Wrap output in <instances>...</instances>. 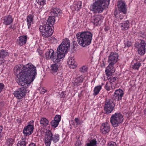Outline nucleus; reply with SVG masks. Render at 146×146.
Returning <instances> with one entry per match:
<instances>
[{"instance_id": "f257e3e1", "label": "nucleus", "mask_w": 146, "mask_h": 146, "mask_svg": "<svg viewBox=\"0 0 146 146\" xmlns=\"http://www.w3.org/2000/svg\"><path fill=\"white\" fill-rule=\"evenodd\" d=\"M70 44L69 40L67 38L63 40L62 42L57 48V55H54L53 50H48L45 54L46 59H51L55 63L60 62L67 53Z\"/></svg>"}, {"instance_id": "f03ea898", "label": "nucleus", "mask_w": 146, "mask_h": 146, "mask_svg": "<svg viewBox=\"0 0 146 146\" xmlns=\"http://www.w3.org/2000/svg\"><path fill=\"white\" fill-rule=\"evenodd\" d=\"M19 77L21 79L19 84L23 86L32 82L37 74L36 67L31 63H29L23 67Z\"/></svg>"}, {"instance_id": "7ed1b4c3", "label": "nucleus", "mask_w": 146, "mask_h": 146, "mask_svg": "<svg viewBox=\"0 0 146 146\" xmlns=\"http://www.w3.org/2000/svg\"><path fill=\"white\" fill-rule=\"evenodd\" d=\"M92 34L88 31H84L77 33L76 37L79 44L85 47L89 45L91 42Z\"/></svg>"}, {"instance_id": "20e7f679", "label": "nucleus", "mask_w": 146, "mask_h": 146, "mask_svg": "<svg viewBox=\"0 0 146 146\" xmlns=\"http://www.w3.org/2000/svg\"><path fill=\"white\" fill-rule=\"evenodd\" d=\"M109 3L110 0H98L91 5L90 10L94 13H101Z\"/></svg>"}, {"instance_id": "39448f33", "label": "nucleus", "mask_w": 146, "mask_h": 146, "mask_svg": "<svg viewBox=\"0 0 146 146\" xmlns=\"http://www.w3.org/2000/svg\"><path fill=\"white\" fill-rule=\"evenodd\" d=\"M44 143L45 146H50L52 141L56 143L60 139V135L58 133L53 134L50 130L44 133Z\"/></svg>"}, {"instance_id": "423d86ee", "label": "nucleus", "mask_w": 146, "mask_h": 146, "mask_svg": "<svg viewBox=\"0 0 146 146\" xmlns=\"http://www.w3.org/2000/svg\"><path fill=\"white\" fill-rule=\"evenodd\" d=\"M123 117L122 114L120 112H117L112 114L110 118V122L112 125L114 127H116L123 122Z\"/></svg>"}, {"instance_id": "0eeeda50", "label": "nucleus", "mask_w": 146, "mask_h": 146, "mask_svg": "<svg viewBox=\"0 0 146 146\" xmlns=\"http://www.w3.org/2000/svg\"><path fill=\"white\" fill-rule=\"evenodd\" d=\"M39 30L43 36L45 38L51 36L53 32L52 27L45 25H40Z\"/></svg>"}, {"instance_id": "6e6552de", "label": "nucleus", "mask_w": 146, "mask_h": 146, "mask_svg": "<svg viewBox=\"0 0 146 146\" xmlns=\"http://www.w3.org/2000/svg\"><path fill=\"white\" fill-rule=\"evenodd\" d=\"M41 127V130L45 133L50 129V125L48 120L45 117L41 118L40 121Z\"/></svg>"}, {"instance_id": "1a4fd4ad", "label": "nucleus", "mask_w": 146, "mask_h": 146, "mask_svg": "<svg viewBox=\"0 0 146 146\" xmlns=\"http://www.w3.org/2000/svg\"><path fill=\"white\" fill-rule=\"evenodd\" d=\"M115 107L114 103L112 100L107 99L104 104V110L107 113H111Z\"/></svg>"}, {"instance_id": "9d476101", "label": "nucleus", "mask_w": 146, "mask_h": 146, "mask_svg": "<svg viewBox=\"0 0 146 146\" xmlns=\"http://www.w3.org/2000/svg\"><path fill=\"white\" fill-rule=\"evenodd\" d=\"M34 121L31 120L28 123V125L24 127L23 133L26 136L29 135L33 133L34 129Z\"/></svg>"}, {"instance_id": "9b49d317", "label": "nucleus", "mask_w": 146, "mask_h": 146, "mask_svg": "<svg viewBox=\"0 0 146 146\" xmlns=\"http://www.w3.org/2000/svg\"><path fill=\"white\" fill-rule=\"evenodd\" d=\"M135 45L137 48L138 54L141 55H144L145 52L146 43L144 40H141L140 43H136Z\"/></svg>"}, {"instance_id": "f8f14e48", "label": "nucleus", "mask_w": 146, "mask_h": 146, "mask_svg": "<svg viewBox=\"0 0 146 146\" xmlns=\"http://www.w3.org/2000/svg\"><path fill=\"white\" fill-rule=\"evenodd\" d=\"M26 92V88L24 87H22L14 91L13 95L17 99H20L25 96Z\"/></svg>"}, {"instance_id": "ddd939ff", "label": "nucleus", "mask_w": 146, "mask_h": 146, "mask_svg": "<svg viewBox=\"0 0 146 146\" xmlns=\"http://www.w3.org/2000/svg\"><path fill=\"white\" fill-rule=\"evenodd\" d=\"M118 54L116 52H111L108 56V62L114 65L117 62Z\"/></svg>"}, {"instance_id": "4468645a", "label": "nucleus", "mask_w": 146, "mask_h": 146, "mask_svg": "<svg viewBox=\"0 0 146 146\" xmlns=\"http://www.w3.org/2000/svg\"><path fill=\"white\" fill-rule=\"evenodd\" d=\"M117 6L118 10L121 12L123 13L124 14L126 13L127 8L124 1H118Z\"/></svg>"}, {"instance_id": "2eb2a0df", "label": "nucleus", "mask_w": 146, "mask_h": 146, "mask_svg": "<svg viewBox=\"0 0 146 146\" xmlns=\"http://www.w3.org/2000/svg\"><path fill=\"white\" fill-rule=\"evenodd\" d=\"M124 93L123 91L120 89H118L115 91L113 95V99L115 100L119 101L122 99Z\"/></svg>"}, {"instance_id": "dca6fc26", "label": "nucleus", "mask_w": 146, "mask_h": 146, "mask_svg": "<svg viewBox=\"0 0 146 146\" xmlns=\"http://www.w3.org/2000/svg\"><path fill=\"white\" fill-rule=\"evenodd\" d=\"M100 129L103 134H106L110 131V125L107 122L103 123L101 126Z\"/></svg>"}, {"instance_id": "f3484780", "label": "nucleus", "mask_w": 146, "mask_h": 146, "mask_svg": "<svg viewBox=\"0 0 146 146\" xmlns=\"http://www.w3.org/2000/svg\"><path fill=\"white\" fill-rule=\"evenodd\" d=\"M2 21L3 24L6 25H8L12 23L13 19L11 15H8L3 17Z\"/></svg>"}, {"instance_id": "a211bd4d", "label": "nucleus", "mask_w": 146, "mask_h": 146, "mask_svg": "<svg viewBox=\"0 0 146 146\" xmlns=\"http://www.w3.org/2000/svg\"><path fill=\"white\" fill-rule=\"evenodd\" d=\"M62 11L57 8H52L51 10L50 14L52 16L54 17H59L62 13Z\"/></svg>"}, {"instance_id": "6ab92c4d", "label": "nucleus", "mask_w": 146, "mask_h": 146, "mask_svg": "<svg viewBox=\"0 0 146 146\" xmlns=\"http://www.w3.org/2000/svg\"><path fill=\"white\" fill-rule=\"evenodd\" d=\"M28 38L26 35H22L19 37L17 40V43L20 46L25 44Z\"/></svg>"}, {"instance_id": "aec40b11", "label": "nucleus", "mask_w": 146, "mask_h": 146, "mask_svg": "<svg viewBox=\"0 0 146 146\" xmlns=\"http://www.w3.org/2000/svg\"><path fill=\"white\" fill-rule=\"evenodd\" d=\"M114 65L111 63H109L108 66L107 67L105 70V72L107 76H111L113 73L115 72Z\"/></svg>"}, {"instance_id": "412c9836", "label": "nucleus", "mask_w": 146, "mask_h": 146, "mask_svg": "<svg viewBox=\"0 0 146 146\" xmlns=\"http://www.w3.org/2000/svg\"><path fill=\"white\" fill-rule=\"evenodd\" d=\"M102 19V16L100 15H95L92 17V22L96 26L98 25L100 23Z\"/></svg>"}, {"instance_id": "4be33fe9", "label": "nucleus", "mask_w": 146, "mask_h": 146, "mask_svg": "<svg viewBox=\"0 0 146 146\" xmlns=\"http://www.w3.org/2000/svg\"><path fill=\"white\" fill-rule=\"evenodd\" d=\"M84 78L85 77L82 75L79 76L76 78L74 79L72 83L73 84L74 86H77L79 85L83 82Z\"/></svg>"}, {"instance_id": "5701e85b", "label": "nucleus", "mask_w": 146, "mask_h": 146, "mask_svg": "<svg viewBox=\"0 0 146 146\" xmlns=\"http://www.w3.org/2000/svg\"><path fill=\"white\" fill-rule=\"evenodd\" d=\"M82 2L81 1L74 2L73 5L70 6V8L72 11H74L77 10L79 11V9L81 8Z\"/></svg>"}, {"instance_id": "b1692460", "label": "nucleus", "mask_w": 146, "mask_h": 146, "mask_svg": "<svg viewBox=\"0 0 146 146\" xmlns=\"http://www.w3.org/2000/svg\"><path fill=\"white\" fill-rule=\"evenodd\" d=\"M34 15L33 14H29L27 17V24L28 28L30 29V27L31 25L33 23V18Z\"/></svg>"}, {"instance_id": "393cba45", "label": "nucleus", "mask_w": 146, "mask_h": 146, "mask_svg": "<svg viewBox=\"0 0 146 146\" xmlns=\"http://www.w3.org/2000/svg\"><path fill=\"white\" fill-rule=\"evenodd\" d=\"M9 53L6 50L2 49L0 50V61L3 62V61L4 58L7 56H8Z\"/></svg>"}, {"instance_id": "a878e982", "label": "nucleus", "mask_w": 146, "mask_h": 146, "mask_svg": "<svg viewBox=\"0 0 146 146\" xmlns=\"http://www.w3.org/2000/svg\"><path fill=\"white\" fill-rule=\"evenodd\" d=\"M67 63L70 68H74L76 66V63L73 58L69 57L67 61Z\"/></svg>"}, {"instance_id": "bb28decb", "label": "nucleus", "mask_w": 146, "mask_h": 146, "mask_svg": "<svg viewBox=\"0 0 146 146\" xmlns=\"http://www.w3.org/2000/svg\"><path fill=\"white\" fill-rule=\"evenodd\" d=\"M55 21V17H54L52 16H49L47 22L44 25L52 27Z\"/></svg>"}, {"instance_id": "cd10ccee", "label": "nucleus", "mask_w": 146, "mask_h": 146, "mask_svg": "<svg viewBox=\"0 0 146 146\" xmlns=\"http://www.w3.org/2000/svg\"><path fill=\"white\" fill-rule=\"evenodd\" d=\"M21 67L18 66H15L14 68V72L19 79V81L21 79L19 75L21 72Z\"/></svg>"}, {"instance_id": "c85d7f7f", "label": "nucleus", "mask_w": 146, "mask_h": 146, "mask_svg": "<svg viewBox=\"0 0 146 146\" xmlns=\"http://www.w3.org/2000/svg\"><path fill=\"white\" fill-rule=\"evenodd\" d=\"M129 26V23L128 21H125L121 23V30L125 31L127 30Z\"/></svg>"}, {"instance_id": "c756f323", "label": "nucleus", "mask_w": 146, "mask_h": 146, "mask_svg": "<svg viewBox=\"0 0 146 146\" xmlns=\"http://www.w3.org/2000/svg\"><path fill=\"white\" fill-rule=\"evenodd\" d=\"M59 67V65L57 64H52L51 66L50 71L52 73L54 74L56 72Z\"/></svg>"}, {"instance_id": "7c9ffc66", "label": "nucleus", "mask_w": 146, "mask_h": 146, "mask_svg": "<svg viewBox=\"0 0 146 146\" xmlns=\"http://www.w3.org/2000/svg\"><path fill=\"white\" fill-rule=\"evenodd\" d=\"M63 80L62 73L61 72H58L57 73L55 77V80L56 82L59 83L61 82V81Z\"/></svg>"}, {"instance_id": "2f4dec72", "label": "nucleus", "mask_w": 146, "mask_h": 146, "mask_svg": "<svg viewBox=\"0 0 146 146\" xmlns=\"http://www.w3.org/2000/svg\"><path fill=\"white\" fill-rule=\"evenodd\" d=\"M101 89L102 86H96L93 90V95L95 96L98 94Z\"/></svg>"}, {"instance_id": "473e14b6", "label": "nucleus", "mask_w": 146, "mask_h": 146, "mask_svg": "<svg viewBox=\"0 0 146 146\" xmlns=\"http://www.w3.org/2000/svg\"><path fill=\"white\" fill-rule=\"evenodd\" d=\"M97 141L96 139H93L86 144V146H97Z\"/></svg>"}, {"instance_id": "72a5a7b5", "label": "nucleus", "mask_w": 146, "mask_h": 146, "mask_svg": "<svg viewBox=\"0 0 146 146\" xmlns=\"http://www.w3.org/2000/svg\"><path fill=\"white\" fill-rule=\"evenodd\" d=\"M105 88L106 90L109 91L111 88L113 89L114 88L112 86L111 82H108L106 83Z\"/></svg>"}, {"instance_id": "f704fd0d", "label": "nucleus", "mask_w": 146, "mask_h": 146, "mask_svg": "<svg viewBox=\"0 0 146 146\" xmlns=\"http://www.w3.org/2000/svg\"><path fill=\"white\" fill-rule=\"evenodd\" d=\"M14 143V139L12 138H9L7 139V143L9 146H11Z\"/></svg>"}, {"instance_id": "c9c22d12", "label": "nucleus", "mask_w": 146, "mask_h": 146, "mask_svg": "<svg viewBox=\"0 0 146 146\" xmlns=\"http://www.w3.org/2000/svg\"><path fill=\"white\" fill-rule=\"evenodd\" d=\"M141 65V64L139 62H136L132 66V67L133 69L138 70Z\"/></svg>"}, {"instance_id": "e433bc0d", "label": "nucleus", "mask_w": 146, "mask_h": 146, "mask_svg": "<svg viewBox=\"0 0 146 146\" xmlns=\"http://www.w3.org/2000/svg\"><path fill=\"white\" fill-rule=\"evenodd\" d=\"M88 69L87 66H84L79 68V71L81 73H85L87 72Z\"/></svg>"}, {"instance_id": "4c0bfd02", "label": "nucleus", "mask_w": 146, "mask_h": 146, "mask_svg": "<svg viewBox=\"0 0 146 146\" xmlns=\"http://www.w3.org/2000/svg\"><path fill=\"white\" fill-rule=\"evenodd\" d=\"M74 121H75V123H74L75 124H74V125H80L83 123V121L80 119L78 118H75L74 119Z\"/></svg>"}, {"instance_id": "58836bf2", "label": "nucleus", "mask_w": 146, "mask_h": 146, "mask_svg": "<svg viewBox=\"0 0 146 146\" xmlns=\"http://www.w3.org/2000/svg\"><path fill=\"white\" fill-rule=\"evenodd\" d=\"M124 43L125 45L124 48L127 47H129L131 46L132 45V43L131 41L127 40L126 41L125 40L124 42Z\"/></svg>"}, {"instance_id": "ea45409f", "label": "nucleus", "mask_w": 146, "mask_h": 146, "mask_svg": "<svg viewBox=\"0 0 146 146\" xmlns=\"http://www.w3.org/2000/svg\"><path fill=\"white\" fill-rule=\"evenodd\" d=\"M27 143L25 140L21 141H19L17 144V146H26Z\"/></svg>"}, {"instance_id": "a19ab883", "label": "nucleus", "mask_w": 146, "mask_h": 146, "mask_svg": "<svg viewBox=\"0 0 146 146\" xmlns=\"http://www.w3.org/2000/svg\"><path fill=\"white\" fill-rule=\"evenodd\" d=\"M46 0H36L37 3L40 5L46 4Z\"/></svg>"}, {"instance_id": "79ce46f5", "label": "nucleus", "mask_w": 146, "mask_h": 146, "mask_svg": "<svg viewBox=\"0 0 146 146\" xmlns=\"http://www.w3.org/2000/svg\"><path fill=\"white\" fill-rule=\"evenodd\" d=\"M51 123L52 127H56L58 126L59 122L54 120L51 122Z\"/></svg>"}, {"instance_id": "37998d69", "label": "nucleus", "mask_w": 146, "mask_h": 146, "mask_svg": "<svg viewBox=\"0 0 146 146\" xmlns=\"http://www.w3.org/2000/svg\"><path fill=\"white\" fill-rule=\"evenodd\" d=\"M61 116L59 115H56L54 117V120L59 123L60 120Z\"/></svg>"}, {"instance_id": "c03bdc74", "label": "nucleus", "mask_w": 146, "mask_h": 146, "mask_svg": "<svg viewBox=\"0 0 146 146\" xmlns=\"http://www.w3.org/2000/svg\"><path fill=\"white\" fill-rule=\"evenodd\" d=\"M116 80V78L115 77H111L108 78V80L110 81L109 82H111V83L115 81Z\"/></svg>"}, {"instance_id": "a18cd8bd", "label": "nucleus", "mask_w": 146, "mask_h": 146, "mask_svg": "<svg viewBox=\"0 0 146 146\" xmlns=\"http://www.w3.org/2000/svg\"><path fill=\"white\" fill-rule=\"evenodd\" d=\"M108 146H117V145L115 142L111 141L108 144Z\"/></svg>"}, {"instance_id": "49530a36", "label": "nucleus", "mask_w": 146, "mask_h": 146, "mask_svg": "<svg viewBox=\"0 0 146 146\" xmlns=\"http://www.w3.org/2000/svg\"><path fill=\"white\" fill-rule=\"evenodd\" d=\"M80 140H77L75 143V146H80L82 145Z\"/></svg>"}, {"instance_id": "de8ad7c7", "label": "nucleus", "mask_w": 146, "mask_h": 146, "mask_svg": "<svg viewBox=\"0 0 146 146\" xmlns=\"http://www.w3.org/2000/svg\"><path fill=\"white\" fill-rule=\"evenodd\" d=\"M4 87V84L2 83H0V93L2 91Z\"/></svg>"}, {"instance_id": "09e8293b", "label": "nucleus", "mask_w": 146, "mask_h": 146, "mask_svg": "<svg viewBox=\"0 0 146 146\" xmlns=\"http://www.w3.org/2000/svg\"><path fill=\"white\" fill-rule=\"evenodd\" d=\"M4 105V103L3 102H0V109H1Z\"/></svg>"}, {"instance_id": "8fccbe9b", "label": "nucleus", "mask_w": 146, "mask_h": 146, "mask_svg": "<svg viewBox=\"0 0 146 146\" xmlns=\"http://www.w3.org/2000/svg\"><path fill=\"white\" fill-rule=\"evenodd\" d=\"M46 91H47L45 89H44L43 88H42V90H41L40 93L42 94H43L45 93Z\"/></svg>"}, {"instance_id": "3c124183", "label": "nucleus", "mask_w": 146, "mask_h": 146, "mask_svg": "<svg viewBox=\"0 0 146 146\" xmlns=\"http://www.w3.org/2000/svg\"><path fill=\"white\" fill-rule=\"evenodd\" d=\"M110 29V27L108 26H106L104 29L106 31H108Z\"/></svg>"}, {"instance_id": "603ef678", "label": "nucleus", "mask_w": 146, "mask_h": 146, "mask_svg": "<svg viewBox=\"0 0 146 146\" xmlns=\"http://www.w3.org/2000/svg\"><path fill=\"white\" fill-rule=\"evenodd\" d=\"M29 146H37L36 144L33 143H31L29 144Z\"/></svg>"}, {"instance_id": "864d4df0", "label": "nucleus", "mask_w": 146, "mask_h": 146, "mask_svg": "<svg viewBox=\"0 0 146 146\" xmlns=\"http://www.w3.org/2000/svg\"><path fill=\"white\" fill-rule=\"evenodd\" d=\"M3 128L2 126H0V136H1V133L2 132Z\"/></svg>"}, {"instance_id": "5fc2aeb1", "label": "nucleus", "mask_w": 146, "mask_h": 146, "mask_svg": "<svg viewBox=\"0 0 146 146\" xmlns=\"http://www.w3.org/2000/svg\"><path fill=\"white\" fill-rule=\"evenodd\" d=\"M80 138V137L79 136H77L76 137V139H77V140H80L79 139Z\"/></svg>"}, {"instance_id": "6e6d98bb", "label": "nucleus", "mask_w": 146, "mask_h": 146, "mask_svg": "<svg viewBox=\"0 0 146 146\" xmlns=\"http://www.w3.org/2000/svg\"><path fill=\"white\" fill-rule=\"evenodd\" d=\"M9 28L10 29H15L14 27H13L11 25L9 27Z\"/></svg>"}, {"instance_id": "4d7b16f0", "label": "nucleus", "mask_w": 146, "mask_h": 146, "mask_svg": "<svg viewBox=\"0 0 146 146\" xmlns=\"http://www.w3.org/2000/svg\"><path fill=\"white\" fill-rule=\"evenodd\" d=\"M144 114L146 116V108L144 110Z\"/></svg>"}, {"instance_id": "13d9d810", "label": "nucleus", "mask_w": 146, "mask_h": 146, "mask_svg": "<svg viewBox=\"0 0 146 146\" xmlns=\"http://www.w3.org/2000/svg\"><path fill=\"white\" fill-rule=\"evenodd\" d=\"M123 16H121L120 15L119 17V18L120 19H122L123 18Z\"/></svg>"}, {"instance_id": "bf43d9fd", "label": "nucleus", "mask_w": 146, "mask_h": 146, "mask_svg": "<svg viewBox=\"0 0 146 146\" xmlns=\"http://www.w3.org/2000/svg\"><path fill=\"white\" fill-rule=\"evenodd\" d=\"M1 116V112H0V117Z\"/></svg>"}, {"instance_id": "052dcab7", "label": "nucleus", "mask_w": 146, "mask_h": 146, "mask_svg": "<svg viewBox=\"0 0 146 146\" xmlns=\"http://www.w3.org/2000/svg\"><path fill=\"white\" fill-rule=\"evenodd\" d=\"M145 3H146V0H145Z\"/></svg>"}]
</instances>
